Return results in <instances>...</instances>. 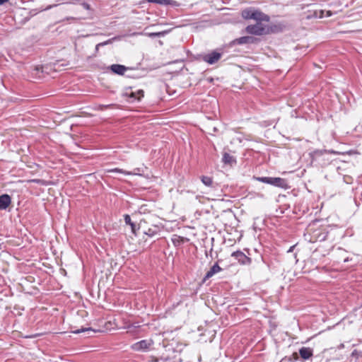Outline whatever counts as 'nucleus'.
I'll return each mask as SVG.
<instances>
[{
  "label": "nucleus",
  "mask_w": 362,
  "mask_h": 362,
  "mask_svg": "<svg viewBox=\"0 0 362 362\" xmlns=\"http://www.w3.org/2000/svg\"><path fill=\"white\" fill-rule=\"evenodd\" d=\"M110 69L115 74H117L119 75H124L125 71H127V67L124 66V65L112 64L110 66Z\"/></svg>",
  "instance_id": "obj_10"
},
{
  "label": "nucleus",
  "mask_w": 362,
  "mask_h": 362,
  "mask_svg": "<svg viewBox=\"0 0 362 362\" xmlns=\"http://www.w3.org/2000/svg\"><path fill=\"white\" fill-rule=\"evenodd\" d=\"M107 173H122V174H124V175H141L142 173H144V170H142L139 168H135L134 170V171L131 172V171H126V170H124L122 169L116 168H112V169L107 170Z\"/></svg>",
  "instance_id": "obj_6"
},
{
  "label": "nucleus",
  "mask_w": 362,
  "mask_h": 362,
  "mask_svg": "<svg viewBox=\"0 0 362 362\" xmlns=\"http://www.w3.org/2000/svg\"><path fill=\"white\" fill-rule=\"evenodd\" d=\"M88 331H93V332H95V331H94V330H93L91 328L88 327V328H84V329H77V330L74 331L73 332H74V334H79V333L84 332H88Z\"/></svg>",
  "instance_id": "obj_19"
},
{
  "label": "nucleus",
  "mask_w": 362,
  "mask_h": 362,
  "mask_svg": "<svg viewBox=\"0 0 362 362\" xmlns=\"http://www.w3.org/2000/svg\"><path fill=\"white\" fill-rule=\"evenodd\" d=\"M221 54L217 52H213L204 57V60L209 64L217 62L221 59Z\"/></svg>",
  "instance_id": "obj_7"
},
{
  "label": "nucleus",
  "mask_w": 362,
  "mask_h": 362,
  "mask_svg": "<svg viewBox=\"0 0 362 362\" xmlns=\"http://www.w3.org/2000/svg\"><path fill=\"white\" fill-rule=\"evenodd\" d=\"M242 17L245 19H252L256 23L249 25L245 28V32L255 35H263L271 32L269 26L267 24L270 21V17L255 8H246L241 12Z\"/></svg>",
  "instance_id": "obj_1"
},
{
  "label": "nucleus",
  "mask_w": 362,
  "mask_h": 362,
  "mask_svg": "<svg viewBox=\"0 0 362 362\" xmlns=\"http://www.w3.org/2000/svg\"><path fill=\"white\" fill-rule=\"evenodd\" d=\"M362 362V352L356 349L354 350L351 354V362Z\"/></svg>",
  "instance_id": "obj_14"
},
{
  "label": "nucleus",
  "mask_w": 362,
  "mask_h": 362,
  "mask_svg": "<svg viewBox=\"0 0 362 362\" xmlns=\"http://www.w3.org/2000/svg\"><path fill=\"white\" fill-rule=\"evenodd\" d=\"M257 180L262 182L281 188H285L287 185L286 180L281 177H258Z\"/></svg>",
  "instance_id": "obj_2"
},
{
  "label": "nucleus",
  "mask_w": 362,
  "mask_h": 362,
  "mask_svg": "<svg viewBox=\"0 0 362 362\" xmlns=\"http://www.w3.org/2000/svg\"><path fill=\"white\" fill-rule=\"evenodd\" d=\"M153 344L152 339H144L132 345V349L136 351H147Z\"/></svg>",
  "instance_id": "obj_3"
},
{
  "label": "nucleus",
  "mask_w": 362,
  "mask_h": 362,
  "mask_svg": "<svg viewBox=\"0 0 362 362\" xmlns=\"http://www.w3.org/2000/svg\"><path fill=\"white\" fill-rule=\"evenodd\" d=\"M30 182L41 185H45V181L40 179H33L31 180Z\"/></svg>",
  "instance_id": "obj_21"
},
{
  "label": "nucleus",
  "mask_w": 362,
  "mask_h": 362,
  "mask_svg": "<svg viewBox=\"0 0 362 362\" xmlns=\"http://www.w3.org/2000/svg\"><path fill=\"white\" fill-rule=\"evenodd\" d=\"M159 35H160V33H153L149 34L150 36H158Z\"/></svg>",
  "instance_id": "obj_23"
},
{
  "label": "nucleus",
  "mask_w": 362,
  "mask_h": 362,
  "mask_svg": "<svg viewBox=\"0 0 362 362\" xmlns=\"http://www.w3.org/2000/svg\"><path fill=\"white\" fill-rule=\"evenodd\" d=\"M299 354L303 359H308L313 355V351L310 348L303 347L299 350Z\"/></svg>",
  "instance_id": "obj_11"
},
{
  "label": "nucleus",
  "mask_w": 362,
  "mask_h": 362,
  "mask_svg": "<svg viewBox=\"0 0 362 362\" xmlns=\"http://www.w3.org/2000/svg\"><path fill=\"white\" fill-rule=\"evenodd\" d=\"M221 270H222V269L219 267V265L217 263H216L206 272L204 279L206 280V279H208L212 277L214 274H217L218 272H221Z\"/></svg>",
  "instance_id": "obj_9"
},
{
  "label": "nucleus",
  "mask_w": 362,
  "mask_h": 362,
  "mask_svg": "<svg viewBox=\"0 0 362 362\" xmlns=\"http://www.w3.org/2000/svg\"><path fill=\"white\" fill-rule=\"evenodd\" d=\"M223 162L226 164L232 165L233 163H235V160L233 156H230L228 153H225L223 156Z\"/></svg>",
  "instance_id": "obj_15"
},
{
  "label": "nucleus",
  "mask_w": 362,
  "mask_h": 362,
  "mask_svg": "<svg viewBox=\"0 0 362 362\" xmlns=\"http://www.w3.org/2000/svg\"><path fill=\"white\" fill-rule=\"evenodd\" d=\"M331 15H332L331 11H326V16H325L329 17V16H331Z\"/></svg>",
  "instance_id": "obj_24"
},
{
  "label": "nucleus",
  "mask_w": 362,
  "mask_h": 362,
  "mask_svg": "<svg viewBox=\"0 0 362 362\" xmlns=\"http://www.w3.org/2000/svg\"><path fill=\"white\" fill-rule=\"evenodd\" d=\"M124 221L127 224H129L132 226V228H134V223L132 222L131 217L129 215L124 216Z\"/></svg>",
  "instance_id": "obj_18"
},
{
  "label": "nucleus",
  "mask_w": 362,
  "mask_h": 362,
  "mask_svg": "<svg viewBox=\"0 0 362 362\" xmlns=\"http://www.w3.org/2000/svg\"><path fill=\"white\" fill-rule=\"evenodd\" d=\"M255 39L252 36H244L235 40V42L239 45L243 44H252L254 43Z\"/></svg>",
  "instance_id": "obj_12"
},
{
  "label": "nucleus",
  "mask_w": 362,
  "mask_h": 362,
  "mask_svg": "<svg viewBox=\"0 0 362 362\" xmlns=\"http://www.w3.org/2000/svg\"><path fill=\"white\" fill-rule=\"evenodd\" d=\"M150 3H156L159 4H165L167 0H147Z\"/></svg>",
  "instance_id": "obj_20"
},
{
  "label": "nucleus",
  "mask_w": 362,
  "mask_h": 362,
  "mask_svg": "<svg viewBox=\"0 0 362 362\" xmlns=\"http://www.w3.org/2000/svg\"><path fill=\"white\" fill-rule=\"evenodd\" d=\"M232 257H235L239 263L242 264H249L251 262V259L247 257L243 252L236 251L232 253Z\"/></svg>",
  "instance_id": "obj_5"
},
{
  "label": "nucleus",
  "mask_w": 362,
  "mask_h": 362,
  "mask_svg": "<svg viewBox=\"0 0 362 362\" xmlns=\"http://www.w3.org/2000/svg\"><path fill=\"white\" fill-rule=\"evenodd\" d=\"M110 106H111V105H103V107H105V108H106V107H110Z\"/></svg>",
  "instance_id": "obj_27"
},
{
  "label": "nucleus",
  "mask_w": 362,
  "mask_h": 362,
  "mask_svg": "<svg viewBox=\"0 0 362 362\" xmlns=\"http://www.w3.org/2000/svg\"><path fill=\"white\" fill-rule=\"evenodd\" d=\"M11 197L8 194L0 196V210H4L11 204Z\"/></svg>",
  "instance_id": "obj_8"
},
{
  "label": "nucleus",
  "mask_w": 362,
  "mask_h": 362,
  "mask_svg": "<svg viewBox=\"0 0 362 362\" xmlns=\"http://www.w3.org/2000/svg\"><path fill=\"white\" fill-rule=\"evenodd\" d=\"M201 180H202V182H203V184L208 187L211 186V185L213 183L212 178L210 177H208V176H202L201 177Z\"/></svg>",
  "instance_id": "obj_16"
},
{
  "label": "nucleus",
  "mask_w": 362,
  "mask_h": 362,
  "mask_svg": "<svg viewBox=\"0 0 362 362\" xmlns=\"http://www.w3.org/2000/svg\"><path fill=\"white\" fill-rule=\"evenodd\" d=\"M324 13V11H321V15L320 16V18H322L324 17L325 16L323 15Z\"/></svg>",
  "instance_id": "obj_26"
},
{
  "label": "nucleus",
  "mask_w": 362,
  "mask_h": 362,
  "mask_svg": "<svg viewBox=\"0 0 362 362\" xmlns=\"http://www.w3.org/2000/svg\"><path fill=\"white\" fill-rule=\"evenodd\" d=\"M81 6L88 11V15L86 17L83 18V19H92L93 17V10L92 9L90 5L87 2V1L81 2Z\"/></svg>",
  "instance_id": "obj_13"
},
{
  "label": "nucleus",
  "mask_w": 362,
  "mask_h": 362,
  "mask_svg": "<svg viewBox=\"0 0 362 362\" xmlns=\"http://www.w3.org/2000/svg\"><path fill=\"white\" fill-rule=\"evenodd\" d=\"M123 95L129 98V102H134L136 100H140L144 97V91L139 90L136 92H133L131 88H127L123 93Z\"/></svg>",
  "instance_id": "obj_4"
},
{
  "label": "nucleus",
  "mask_w": 362,
  "mask_h": 362,
  "mask_svg": "<svg viewBox=\"0 0 362 362\" xmlns=\"http://www.w3.org/2000/svg\"><path fill=\"white\" fill-rule=\"evenodd\" d=\"M115 40V38H112V39H110V40H107V41H105L103 42H100L99 44H98L96 45V49H98L99 47L100 46H104V45H108V44H110L112 43V42Z\"/></svg>",
  "instance_id": "obj_17"
},
{
  "label": "nucleus",
  "mask_w": 362,
  "mask_h": 362,
  "mask_svg": "<svg viewBox=\"0 0 362 362\" xmlns=\"http://www.w3.org/2000/svg\"><path fill=\"white\" fill-rule=\"evenodd\" d=\"M344 348V344H340L338 346H337V349H342Z\"/></svg>",
  "instance_id": "obj_22"
},
{
  "label": "nucleus",
  "mask_w": 362,
  "mask_h": 362,
  "mask_svg": "<svg viewBox=\"0 0 362 362\" xmlns=\"http://www.w3.org/2000/svg\"><path fill=\"white\" fill-rule=\"evenodd\" d=\"M8 0H0V5L3 4L4 3L8 1Z\"/></svg>",
  "instance_id": "obj_25"
}]
</instances>
